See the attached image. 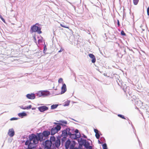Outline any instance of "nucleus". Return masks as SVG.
Instances as JSON below:
<instances>
[{
  "label": "nucleus",
  "mask_w": 149,
  "mask_h": 149,
  "mask_svg": "<svg viewBox=\"0 0 149 149\" xmlns=\"http://www.w3.org/2000/svg\"><path fill=\"white\" fill-rule=\"evenodd\" d=\"M60 25L62 27H64V28H66L68 29H69V26H66L65 25H64V23H63L62 24H60Z\"/></svg>",
  "instance_id": "nucleus-20"
},
{
  "label": "nucleus",
  "mask_w": 149,
  "mask_h": 149,
  "mask_svg": "<svg viewBox=\"0 0 149 149\" xmlns=\"http://www.w3.org/2000/svg\"><path fill=\"white\" fill-rule=\"evenodd\" d=\"M54 123L56 125V126H54L51 130V134L52 135H54L57 133L61 128V127L59 123Z\"/></svg>",
  "instance_id": "nucleus-2"
},
{
  "label": "nucleus",
  "mask_w": 149,
  "mask_h": 149,
  "mask_svg": "<svg viewBox=\"0 0 149 149\" xmlns=\"http://www.w3.org/2000/svg\"><path fill=\"white\" fill-rule=\"evenodd\" d=\"M117 24L118 25V26H119L120 25V24L119 22V21L118 20H117Z\"/></svg>",
  "instance_id": "nucleus-37"
},
{
  "label": "nucleus",
  "mask_w": 149,
  "mask_h": 149,
  "mask_svg": "<svg viewBox=\"0 0 149 149\" xmlns=\"http://www.w3.org/2000/svg\"><path fill=\"white\" fill-rule=\"evenodd\" d=\"M42 134L44 137H47L50 134V132L48 131H45Z\"/></svg>",
  "instance_id": "nucleus-11"
},
{
  "label": "nucleus",
  "mask_w": 149,
  "mask_h": 149,
  "mask_svg": "<svg viewBox=\"0 0 149 149\" xmlns=\"http://www.w3.org/2000/svg\"><path fill=\"white\" fill-rule=\"evenodd\" d=\"M50 92L47 91H40L37 92L36 93L37 95L39 97L42 96H47L50 95Z\"/></svg>",
  "instance_id": "nucleus-3"
},
{
  "label": "nucleus",
  "mask_w": 149,
  "mask_h": 149,
  "mask_svg": "<svg viewBox=\"0 0 149 149\" xmlns=\"http://www.w3.org/2000/svg\"><path fill=\"white\" fill-rule=\"evenodd\" d=\"M29 144V141L28 140H27L26 141V142L25 143V145H28Z\"/></svg>",
  "instance_id": "nucleus-32"
},
{
  "label": "nucleus",
  "mask_w": 149,
  "mask_h": 149,
  "mask_svg": "<svg viewBox=\"0 0 149 149\" xmlns=\"http://www.w3.org/2000/svg\"><path fill=\"white\" fill-rule=\"evenodd\" d=\"M67 90L66 86L65 84H64L61 87V94L64 93Z\"/></svg>",
  "instance_id": "nucleus-9"
},
{
  "label": "nucleus",
  "mask_w": 149,
  "mask_h": 149,
  "mask_svg": "<svg viewBox=\"0 0 149 149\" xmlns=\"http://www.w3.org/2000/svg\"><path fill=\"white\" fill-rule=\"evenodd\" d=\"M62 135L64 136L65 137L67 136V134H68L67 132V131L65 130H64L62 132Z\"/></svg>",
  "instance_id": "nucleus-14"
},
{
  "label": "nucleus",
  "mask_w": 149,
  "mask_h": 149,
  "mask_svg": "<svg viewBox=\"0 0 149 149\" xmlns=\"http://www.w3.org/2000/svg\"><path fill=\"white\" fill-rule=\"evenodd\" d=\"M95 136H96V138L97 139H99V138L100 137V134H99V132H98V133L95 134Z\"/></svg>",
  "instance_id": "nucleus-24"
},
{
  "label": "nucleus",
  "mask_w": 149,
  "mask_h": 149,
  "mask_svg": "<svg viewBox=\"0 0 149 149\" xmlns=\"http://www.w3.org/2000/svg\"><path fill=\"white\" fill-rule=\"evenodd\" d=\"M121 34L122 35L125 36L126 34L123 30H122L121 32Z\"/></svg>",
  "instance_id": "nucleus-28"
},
{
  "label": "nucleus",
  "mask_w": 149,
  "mask_h": 149,
  "mask_svg": "<svg viewBox=\"0 0 149 149\" xmlns=\"http://www.w3.org/2000/svg\"><path fill=\"white\" fill-rule=\"evenodd\" d=\"M34 39H35V40L36 41V39L35 37H34Z\"/></svg>",
  "instance_id": "nucleus-39"
},
{
  "label": "nucleus",
  "mask_w": 149,
  "mask_h": 149,
  "mask_svg": "<svg viewBox=\"0 0 149 149\" xmlns=\"http://www.w3.org/2000/svg\"><path fill=\"white\" fill-rule=\"evenodd\" d=\"M17 118H13L10 119L11 120H17Z\"/></svg>",
  "instance_id": "nucleus-30"
},
{
  "label": "nucleus",
  "mask_w": 149,
  "mask_h": 149,
  "mask_svg": "<svg viewBox=\"0 0 149 149\" xmlns=\"http://www.w3.org/2000/svg\"><path fill=\"white\" fill-rule=\"evenodd\" d=\"M29 140L30 143L28 145V148L26 149H32L34 148L35 144L38 143V137L34 134H32L29 135Z\"/></svg>",
  "instance_id": "nucleus-1"
},
{
  "label": "nucleus",
  "mask_w": 149,
  "mask_h": 149,
  "mask_svg": "<svg viewBox=\"0 0 149 149\" xmlns=\"http://www.w3.org/2000/svg\"><path fill=\"white\" fill-rule=\"evenodd\" d=\"M26 97L29 99L33 100L35 98V95L34 93L28 94L26 95Z\"/></svg>",
  "instance_id": "nucleus-7"
},
{
  "label": "nucleus",
  "mask_w": 149,
  "mask_h": 149,
  "mask_svg": "<svg viewBox=\"0 0 149 149\" xmlns=\"http://www.w3.org/2000/svg\"><path fill=\"white\" fill-rule=\"evenodd\" d=\"M63 50H64V49L63 48H61L60 50L58 51V52H61L63 51Z\"/></svg>",
  "instance_id": "nucleus-34"
},
{
  "label": "nucleus",
  "mask_w": 149,
  "mask_h": 149,
  "mask_svg": "<svg viewBox=\"0 0 149 149\" xmlns=\"http://www.w3.org/2000/svg\"><path fill=\"white\" fill-rule=\"evenodd\" d=\"M56 141V138L54 136H51L50 138V140L49 141H50L51 142H52H52H55Z\"/></svg>",
  "instance_id": "nucleus-15"
},
{
  "label": "nucleus",
  "mask_w": 149,
  "mask_h": 149,
  "mask_svg": "<svg viewBox=\"0 0 149 149\" xmlns=\"http://www.w3.org/2000/svg\"><path fill=\"white\" fill-rule=\"evenodd\" d=\"M61 144V141L60 139L57 138L56 140L55 141V146L57 148H58L60 146Z\"/></svg>",
  "instance_id": "nucleus-8"
},
{
  "label": "nucleus",
  "mask_w": 149,
  "mask_h": 149,
  "mask_svg": "<svg viewBox=\"0 0 149 149\" xmlns=\"http://www.w3.org/2000/svg\"><path fill=\"white\" fill-rule=\"evenodd\" d=\"M63 79L62 78H60L58 80V82L59 83H61L63 82Z\"/></svg>",
  "instance_id": "nucleus-29"
},
{
  "label": "nucleus",
  "mask_w": 149,
  "mask_h": 149,
  "mask_svg": "<svg viewBox=\"0 0 149 149\" xmlns=\"http://www.w3.org/2000/svg\"><path fill=\"white\" fill-rule=\"evenodd\" d=\"M70 128H67L66 129V131H67V133L70 136H71L72 134H71V133L70 132Z\"/></svg>",
  "instance_id": "nucleus-17"
},
{
  "label": "nucleus",
  "mask_w": 149,
  "mask_h": 149,
  "mask_svg": "<svg viewBox=\"0 0 149 149\" xmlns=\"http://www.w3.org/2000/svg\"><path fill=\"white\" fill-rule=\"evenodd\" d=\"M8 135L10 137H13L15 134V132L13 128L10 129L8 133Z\"/></svg>",
  "instance_id": "nucleus-6"
},
{
  "label": "nucleus",
  "mask_w": 149,
  "mask_h": 149,
  "mask_svg": "<svg viewBox=\"0 0 149 149\" xmlns=\"http://www.w3.org/2000/svg\"><path fill=\"white\" fill-rule=\"evenodd\" d=\"M38 110L41 112H43L44 111L47 110L48 107L45 106H42L38 107Z\"/></svg>",
  "instance_id": "nucleus-5"
},
{
  "label": "nucleus",
  "mask_w": 149,
  "mask_h": 149,
  "mask_svg": "<svg viewBox=\"0 0 149 149\" xmlns=\"http://www.w3.org/2000/svg\"><path fill=\"white\" fill-rule=\"evenodd\" d=\"M44 136L42 133L38 135L39 140L40 141H42L43 140V138Z\"/></svg>",
  "instance_id": "nucleus-13"
},
{
  "label": "nucleus",
  "mask_w": 149,
  "mask_h": 149,
  "mask_svg": "<svg viewBox=\"0 0 149 149\" xmlns=\"http://www.w3.org/2000/svg\"><path fill=\"white\" fill-rule=\"evenodd\" d=\"M42 38H41L40 39H39L38 40V44L42 43Z\"/></svg>",
  "instance_id": "nucleus-25"
},
{
  "label": "nucleus",
  "mask_w": 149,
  "mask_h": 149,
  "mask_svg": "<svg viewBox=\"0 0 149 149\" xmlns=\"http://www.w3.org/2000/svg\"><path fill=\"white\" fill-rule=\"evenodd\" d=\"M70 102L69 101H68L65 102V104L64 105V106H68L70 104Z\"/></svg>",
  "instance_id": "nucleus-26"
},
{
  "label": "nucleus",
  "mask_w": 149,
  "mask_h": 149,
  "mask_svg": "<svg viewBox=\"0 0 149 149\" xmlns=\"http://www.w3.org/2000/svg\"><path fill=\"white\" fill-rule=\"evenodd\" d=\"M99 142H100V141H99Z\"/></svg>",
  "instance_id": "nucleus-40"
},
{
  "label": "nucleus",
  "mask_w": 149,
  "mask_h": 149,
  "mask_svg": "<svg viewBox=\"0 0 149 149\" xmlns=\"http://www.w3.org/2000/svg\"><path fill=\"white\" fill-rule=\"evenodd\" d=\"M32 106L31 105H30L29 106H28L24 108H23V109H30L31 108Z\"/></svg>",
  "instance_id": "nucleus-21"
},
{
  "label": "nucleus",
  "mask_w": 149,
  "mask_h": 149,
  "mask_svg": "<svg viewBox=\"0 0 149 149\" xmlns=\"http://www.w3.org/2000/svg\"><path fill=\"white\" fill-rule=\"evenodd\" d=\"M139 0H133V2L134 4L135 5H136L137 4Z\"/></svg>",
  "instance_id": "nucleus-22"
},
{
  "label": "nucleus",
  "mask_w": 149,
  "mask_h": 149,
  "mask_svg": "<svg viewBox=\"0 0 149 149\" xmlns=\"http://www.w3.org/2000/svg\"><path fill=\"white\" fill-rule=\"evenodd\" d=\"M58 106L57 104H53L51 106V109H55Z\"/></svg>",
  "instance_id": "nucleus-19"
},
{
  "label": "nucleus",
  "mask_w": 149,
  "mask_h": 149,
  "mask_svg": "<svg viewBox=\"0 0 149 149\" xmlns=\"http://www.w3.org/2000/svg\"><path fill=\"white\" fill-rule=\"evenodd\" d=\"M89 57L92 59L91 61L93 63H94L96 61V58L95 56L93 54H89Z\"/></svg>",
  "instance_id": "nucleus-10"
},
{
  "label": "nucleus",
  "mask_w": 149,
  "mask_h": 149,
  "mask_svg": "<svg viewBox=\"0 0 149 149\" xmlns=\"http://www.w3.org/2000/svg\"><path fill=\"white\" fill-rule=\"evenodd\" d=\"M147 13L148 15H149V7L147 9Z\"/></svg>",
  "instance_id": "nucleus-33"
},
{
  "label": "nucleus",
  "mask_w": 149,
  "mask_h": 149,
  "mask_svg": "<svg viewBox=\"0 0 149 149\" xmlns=\"http://www.w3.org/2000/svg\"><path fill=\"white\" fill-rule=\"evenodd\" d=\"M71 142L69 140H67L65 143V146L66 149H68L70 145V144Z\"/></svg>",
  "instance_id": "nucleus-12"
},
{
  "label": "nucleus",
  "mask_w": 149,
  "mask_h": 149,
  "mask_svg": "<svg viewBox=\"0 0 149 149\" xmlns=\"http://www.w3.org/2000/svg\"><path fill=\"white\" fill-rule=\"evenodd\" d=\"M67 123V122L66 121H60V123H59L60 124V125H63L64 124L66 125Z\"/></svg>",
  "instance_id": "nucleus-18"
},
{
  "label": "nucleus",
  "mask_w": 149,
  "mask_h": 149,
  "mask_svg": "<svg viewBox=\"0 0 149 149\" xmlns=\"http://www.w3.org/2000/svg\"><path fill=\"white\" fill-rule=\"evenodd\" d=\"M26 114L25 113H19L18 114V115L19 117L22 118L23 116H26Z\"/></svg>",
  "instance_id": "nucleus-16"
},
{
  "label": "nucleus",
  "mask_w": 149,
  "mask_h": 149,
  "mask_svg": "<svg viewBox=\"0 0 149 149\" xmlns=\"http://www.w3.org/2000/svg\"><path fill=\"white\" fill-rule=\"evenodd\" d=\"M118 116H119V117L123 118V119H125V117L124 116L122 115H121V114H118Z\"/></svg>",
  "instance_id": "nucleus-27"
},
{
  "label": "nucleus",
  "mask_w": 149,
  "mask_h": 149,
  "mask_svg": "<svg viewBox=\"0 0 149 149\" xmlns=\"http://www.w3.org/2000/svg\"><path fill=\"white\" fill-rule=\"evenodd\" d=\"M94 131L95 132V134L98 133V132H99V131H98V130H97V129H94Z\"/></svg>",
  "instance_id": "nucleus-31"
},
{
  "label": "nucleus",
  "mask_w": 149,
  "mask_h": 149,
  "mask_svg": "<svg viewBox=\"0 0 149 149\" xmlns=\"http://www.w3.org/2000/svg\"><path fill=\"white\" fill-rule=\"evenodd\" d=\"M74 132L76 133H77L79 132V131L77 129H76L75 130Z\"/></svg>",
  "instance_id": "nucleus-36"
},
{
  "label": "nucleus",
  "mask_w": 149,
  "mask_h": 149,
  "mask_svg": "<svg viewBox=\"0 0 149 149\" xmlns=\"http://www.w3.org/2000/svg\"><path fill=\"white\" fill-rule=\"evenodd\" d=\"M0 17L2 20L4 22H5V19L2 17V16H0Z\"/></svg>",
  "instance_id": "nucleus-35"
},
{
  "label": "nucleus",
  "mask_w": 149,
  "mask_h": 149,
  "mask_svg": "<svg viewBox=\"0 0 149 149\" xmlns=\"http://www.w3.org/2000/svg\"><path fill=\"white\" fill-rule=\"evenodd\" d=\"M103 149H107V145L106 143H104L102 145Z\"/></svg>",
  "instance_id": "nucleus-23"
},
{
  "label": "nucleus",
  "mask_w": 149,
  "mask_h": 149,
  "mask_svg": "<svg viewBox=\"0 0 149 149\" xmlns=\"http://www.w3.org/2000/svg\"><path fill=\"white\" fill-rule=\"evenodd\" d=\"M37 24H36L35 25L31 26V29L33 32H37L38 33H41L42 31H41V29L40 27L36 25Z\"/></svg>",
  "instance_id": "nucleus-4"
},
{
  "label": "nucleus",
  "mask_w": 149,
  "mask_h": 149,
  "mask_svg": "<svg viewBox=\"0 0 149 149\" xmlns=\"http://www.w3.org/2000/svg\"><path fill=\"white\" fill-rule=\"evenodd\" d=\"M36 109L35 108H32V109L33 110H35V109Z\"/></svg>",
  "instance_id": "nucleus-38"
}]
</instances>
